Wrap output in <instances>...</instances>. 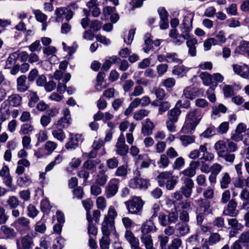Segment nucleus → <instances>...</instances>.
Wrapping results in <instances>:
<instances>
[{
	"label": "nucleus",
	"instance_id": "obj_1",
	"mask_svg": "<svg viewBox=\"0 0 249 249\" xmlns=\"http://www.w3.org/2000/svg\"><path fill=\"white\" fill-rule=\"evenodd\" d=\"M193 18L190 19V23L187 24L185 21L187 20L185 17L183 22L180 27L181 34H179L177 29H172L170 31L169 36L171 38L173 44L177 46L182 45L185 40L186 46L188 48V53L194 57L196 55V47L197 40L195 38H191V32L192 30V22Z\"/></svg>",
	"mask_w": 249,
	"mask_h": 249
},
{
	"label": "nucleus",
	"instance_id": "obj_2",
	"mask_svg": "<svg viewBox=\"0 0 249 249\" xmlns=\"http://www.w3.org/2000/svg\"><path fill=\"white\" fill-rule=\"evenodd\" d=\"M214 148L218 157L231 163L234 162L235 156L232 153L238 149L236 143L230 139L221 140L215 142Z\"/></svg>",
	"mask_w": 249,
	"mask_h": 249
},
{
	"label": "nucleus",
	"instance_id": "obj_3",
	"mask_svg": "<svg viewBox=\"0 0 249 249\" xmlns=\"http://www.w3.org/2000/svg\"><path fill=\"white\" fill-rule=\"evenodd\" d=\"M202 117V113L200 110H191L186 115L185 124L182 128V132L185 133H192L199 123Z\"/></svg>",
	"mask_w": 249,
	"mask_h": 249
},
{
	"label": "nucleus",
	"instance_id": "obj_4",
	"mask_svg": "<svg viewBox=\"0 0 249 249\" xmlns=\"http://www.w3.org/2000/svg\"><path fill=\"white\" fill-rule=\"evenodd\" d=\"M117 215V212L115 208L112 206H110L102 223L101 230L103 236H109L110 232L115 230L114 220Z\"/></svg>",
	"mask_w": 249,
	"mask_h": 249
},
{
	"label": "nucleus",
	"instance_id": "obj_5",
	"mask_svg": "<svg viewBox=\"0 0 249 249\" xmlns=\"http://www.w3.org/2000/svg\"><path fill=\"white\" fill-rule=\"evenodd\" d=\"M124 204L129 213L141 214L144 202L140 197L134 196L132 199L125 201Z\"/></svg>",
	"mask_w": 249,
	"mask_h": 249
},
{
	"label": "nucleus",
	"instance_id": "obj_6",
	"mask_svg": "<svg viewBox=\"0 0 249 249\" xmlns=\"http://www.w3.org/2000/svg\"><path fill=\"white\" fill-rule=\"evenodd\" d=\"M141 174L139 171H136V176L129 181V186L133 189H146L149 185L146 179L140 177Z\"/></svg>",
	"mask_w": 249,
	"mask_h": 249
},
{
	"label": "nucleus",
	"instance_id": "obj_7",
	"mask_svg": "<svg viewBox=\"0 0 249 249\" xmlns=\"http://www.w3.org/2000/svg\"><path fill=\"white\" fill-rule=\"evenodd\" d=\"M62 114L63 116L54 122L52 127H56L61 129L68 127L71 123V117L70 111L67 108L63 109Z\"/></svg>",
	"mask_w": 249,
	"mask_h": 249
},
{
	"label": "nucleus",
	"instance_id": "obj_8",
	"mask_svg": "<svg viewBox=\"0 0 249 249\" xmlns=\"http://www.w3.org/2000/svg\"><path fill=\"white\" fill-rule=\"evenodd\" d=\"M120 180L117 178H112L109 180L105 189V195L107 198H111L118 192Z\"/></svg>",
	"mask_w": 249,
	"mask_h": 249
},
{
	"label": "nucleus",
	"instance_id": "obj_9",
	"mask_svg": "<svg viewBox=\"0 0 249 249\" xmlns=\"http://www.w3.org/2000/svg\"><path fill=\"white\" fill-rule=\"evenodd\" d=\"M34 246L33 238L29 234L24 235L16 241L17 249H32Z\"/></svg>",
	"mask_w": 249,
	"mask_h": 249
},
{
	"label": "nucleus",
	"instance_id": "obj_10",
	"mask_svg": "<svg viewBox=\"0 0 249 249\" xmlns=\"http://www.w3.org/2000/svg\"><path fill=\"white\" fill-rule=\"evenodd\" d=\"M128 150L129 147L125 144L124 136L121 133L115 145V151L120 156H124L127 154Z\"/></svg>",
	"mask_w": 249,
	"mask_h": 249
},
{
	"label": "nucleus",
	"instance_id": "obj_11",
	"mask_svg": "<svg viewBox=\"0 0 249 249\" xmlns=\"http://www.w3.org/2000/svg\"><path fill=\"white\" fill-rule=\"evenodd\" d=\"M17 233L12 228L3 224L0 227V239H12L16 237Z\"/></svg>",
	"mask_w": 249,
	"mask_h": 249
},
{
	"label": "nucleus",
	"instance_id": "obj_12",
	"mask_svg": "<svg viewBox=\"0 0 249 249\" xmlns=\"http://www.w3.org/2000/svg\"><path fill=\"white\" fill-rule=\"evenodd\" d=\"M78 8V6L75 3H72L67 7H60L55 10L56 16H73L75 13L73 11Z\"/></svg>",
	"mask_w": 249,
	"mask_h": 249
},
{
	"label": "nucleus",
	"instance_id": "obj_13",
	"mask_svg": "<svg viewBox=\"0 0 249 249\" xmlns=\"http://www.w3.org/2000/svg\"><path fill=\"white\" fill-rule=\"evenodd\" d=\"M81 136L78 134H70L69 141L65 144V147L68 150L75 149L78 147L79 142L81 141Z\"/></svg>",
	"mask_w": 249,
	"mask_h": 249
},
{
	"label": "nucleus",
	"instance_id": "obj_14",
	"mask_svg": "<svg viewBox=\"0 0 249 249\" xmlns=\"http://www.w3.org/2000/svg\"><path fill=\"white\" fill-rule=\"evenodd\" d=\"M199 206L198 210L200 209L204 214H209L212 213V209L210 202L208 200L200 198L195 201Z\"/></svg>",
	"mask_w": 249,
	"mask_h": 249
},
{
	"label": "nucleus",
	"instance_id": "obj_15",
	"mask_svg": "<svg viewBox=\"0 0 249 249\" xmlns=\"http://www.w3.org/2000/svg\"><path fill=\"white\" fill-rule=\"evenodd\" d=\"M13 225L17 229H21L25 231H29L31 229L30 220L24 216L17 218Z\"/></svg>",
	"mask_w": 249,
	"mask_h": 249
},
{
	"label": "nucleus",
	"instance_id": "obj_16",
	"mask_svg": "<svg viewBox=\"0 0 249 249\" xmlns=\"http://www.w3.org/2000/svg\"><path fill=\"white\" fill-rule=\"evenodd\" d=\"M199 161H192L190 162L189 166L183 170L181 174L188 178L194 177L196 174V169L199 167Z\"/></svg>",
	"mask_w": 249,
	"mask_h": 249
},
{
	"label": "nucleus",
	"instance_id": "obj_17",
	"mask_svg": "<svg viewBox=\"0 0 249 249\" xmlns=\"http://www.w3.org/2000/svg\"><path fill=\"white\" fill-rule=\"evenodd\" d=\"M232 68L234 72L242 77L245 79H249V68L245 64L240 66L237 64H233Z\"/></svg>",
	"mask_w": 249,
	"mask_h": 249
},
{
	"label": "nucleus",
	"instance_id": "obj_18",
	"mask_svg": "<svg viewBox=\"0 0 249 249\" xmlns=\"http://www.w3.org/2000/svg\"><path fill=\"white\" fill-rule=\"evenodd\" d=\"M27 77L25 75H20L17 79V89L19 92L27 91L29 86L26 82Z\"/></svg>",
	"mask_w": 249,
	"mask_h": 249
},
{
	"label": "nucleus",
	"instance_id": "obj_19",
	"mask_svg": "<svg viewBox=\"0 0 249 249\" xmlns=\"http://www.w3.org/2000/svg\"><path fill=\"white\" fill-rule=\"evenodd\" d=\"M157 229L152 221L149 220L144 222L141 228V235H150L151 232L156 231Z\"/></svg>",
	"mask_w": 249,
	"mask_h": 249
},
{
	"label": "nucleus",
	"instance_id": "obj_20",
	"mask_svg": "<svg viewBox=\"0 0 249 249\" xmlns=\"http://www.w3.org/2000/svg\"><path fill=\"white\" fill-rule=\"evenodd\" d=\"M237 206L236 201L233 199H231L227 205V209L224 211V214L231 216H236L238 214V212L236 210Z\"/></svg>",
	"mask_w": 249,
	"mask_h": 249
},
{
	"label": "nucleus",
	"instance_id": "obj_21",
	"mask_svg": "<svg viewBox=\"0 0 249 249\" xmlns=\"http://www.w3.org/2000/svg\"><path fill=\"white\" fill-rule=\"evenodd\" d=\"M178 105H181V100H178L176 103L174 108L168 112V119L174 122H177L178 116L181 113L180 109L178 107Z\"/></svg>",
	"mask_w": 249,
	"mask_h": 249
},
{
	"label": "nucleus",
	"instance_id": "obj_22",
	"mask_svg": "<svg viewBox=\"0 0 249 249\" xmlns=\"http://www.w3.org/2000/svg\"><path fill=\"white\" fill-rule=\"evenodd\" d=\"M17 143L14 141H10L7 142V149L4 154V159L6 161H10L12 159V151L16 149Z\"/></svg>",
	"mask_w": 249,
	"mask_h": 249
},
{
	"label": "nucleus",
	"instance_id": "obj_23",
	"mask_svg": "<svg viewBox=\"0 0 249 249\" xmlns=\"http://www.w3.org/2000/svg\"><path fill=\"white\" fill-rule=\"evenodd\" d=\"M176 234L177 236H181L188 233L189 228L188 225L183 222H179L176 225Z\"/></svg>",
	"mask_w": 249,
	"mask_h": 249
},
{
	"label": "nucleus",
	"instance_id": "obj_24",
	"mask_svg": "<svg viewBox=\"0 0 249 249\" xmlns=\"http://www.w3.org/2000/svg\"><path fill=\"white\" fill-rule=\"evenodd\" d=\"M107 169H103L100 171L97 175L95 179V182L96 184L100 186H104L106 184L108 179V176L105 174Z\"/></svg>",
	"mask_w": 249,
	"mask_h": 249
},
{
	"label": "nucleus",
	"instance_id": "obj_25",
	"mask_svg": "<svg viewBox=\"0 0 249 249\" xmlns=\"http://www.w3.org/2000/svg\"><path fill=\"white\" fill-rule=\"evenodd\" d=\"M231 182V178L227 172L223 173L221 174L219 178V183L221 189H225L228 188Z\"/></svg>",
	"mask_w": 249,
	"mask_h": 249
},
{
	"label": "nucleus",
	"instance_id": "obj_26",
	"mask_svg": "<svg viewBox=\"0 0 249 249\" xmlns=\"http://www.w3.org/2000/svg\"><path fill=\"white\" fill-rule=\"evenodd\" d=\"M53 130L52 134L54 138L60 142H63L66 138V134L63 130L60 128L52 127Z\"/></svg>",
	"mask_w": 249,
	"mask_h": 249
},
{
	"label": "nucleus",
	"instance_id": "obj_27",
	"mask_svg": "<svg viewBox=\"0 0 249 249\" xmlns=\"http://www.w3.org/2000/svg\"><path fill=\"white\" fill-rule=\"evenodd\" d=\"M7 101L13 107H18L21 105L22 97L18 94H13L8 97Z\"/></svg>",
	"mask_w": 249,
	"mask_h": 249
},
{
	"label": "nucleus",
	"instance_id": "obj_28",
	"mask_svg": "<svg viewBox=\"0 0 249 249\" xmlns=\"http://www.w3.org/2000/svg\"><path fill=\"white\" fill-rule=\"evenodd\" d=\"M172 177V173L171 172L165 171L160 173L158 176L159 185L160 186H164Z\"/></svg>",
	"mask_w": 249,
	"mask_h": 249
},
{
	"label": "nucleus",
	"instance_id": "obj_29",
	"mask_svg": "<svg viewBox=\"0 0 249 249\" xmlns=\"http://www.w3.org/2000/svg\"><path fill=\"white\" fill-rule=\"evenodd\" d=\"M198 90L196 88L188 87L183 90V95L186 98L192 100L198 95Z\"/></svg>",
	"mask_w": 249,
	"mask_h": 249
},
{
	"label": "nucleus",
	"instance_id": "obj_30",
	"mask_svg": "<svg viewBox=\"0 0 249 249\" xmlns=\"http://www.w3.org/2000/svg\"><path fill=\"white\" fill-rule=\"evenodd\" d=\"M154 126L153 123L149 119H147L142 127V133L146 136L151 135L152 133V130Z\"/></svg>",
	"mask_w": 249,
	"mask_h": 249
},
{
	"label": "nucleus",
	"instance_id": "obj_31",
	"mask_svg": "<svg viewBox=\"0 0 249 249\" xmlns=\"http://www.w3.org/2000/svg\"><path fill=\"white\" fill-rule=\"evenodd\" d=\"M141 240L146 249H155L153 247V242L150 235H141Z\"/></svg>",
	"mask_w": 249,
	"mask_h": 249
},
{
	"label": "nucleus",
	"instance_id": "obj_32",
	"mask_svg": "<svg viewBox=\"0 0 249 249\" xmlns=\"http://www.w3.org/2000/svg\"><path fill=\"white\" fill-rule=\"evenodd\" d=\"M165 61L178 64L182 63V60L178 58V54L176 53H167L165 55Z\"/></svg>",
	"mask_w": 249,
	"mask_h": 249
},
{
	"label": "nucleus",
	"instance_id": "obj_33",
	"mask_svg": "<svg viewBox=\"0 0 249 249\" xmlns=\"http://www.w3.org/2000/svg\"><path fill=\"white\" fill-rule=\"evenodd\" d=\"M229 225L235 231H241L244 228V225L239 223L236 218H231L228 220Z\"/></svg>",
	"mask_w": 249,
	"mask_h": 249
},
{
	"label": "nucleus",
	"instance_id": "obj_34",
	"mask_svg": "<svg viewBox=\"0 0 249 249\" xmlns=\"http://www.w3.org/2000/svg\"><path fill=\"white\" fill-rule=\"evenodd\" d=\"M34 130V127L33 125L25 123L21 125L20 129L19 131V134L21 135H28L32 133Z\"/></svg>",
	"mask_w": 249,
	"mask_h": 249
},
{
	"label": "nucleus",
	"instance_id": "obj_35",
	"mask_svg": "<svg viewBox=\"0 0 249 249\" xmlns=\"http://www.w3.org/2000/svg\"><path fill=\"white\" fill-rule=\"evenodd\" d=\"M128 174V167L126 165H123L118 167L115 172V176L124 178Z\"/></svg>",
	"mask_w": 249,
	"mask_h": 249
},
{
	"label": "nucleus",
	"instance_id": "obj_36",
	"mask_svg": "<svg viewBox=\"0 0 249 249\" xmlns=\"http://www.w3.org/2000/svg\"><path fill=\"white\" fill-rule=\"evenodd\" d=\"M200 78L202 80L204 85L209 86L213 84L212 75L207 72H202L199 75Z\"/></svg>",
	"mask_w": 249,
	"mask_h": 249
},
{
	"label": "nucleus",
	"instance_id": "obj_37",
	"mask_svg": "<svg viewBox=\"0 0 249 249\" xmlns=\"http://www.w3.org/2000/svg\"><path fill=\"white\" fill-rule=\"evenodd\" d=\"M6 203L10 209L17 208L19 205L20 201L17 196H11L7 199Z\"/></svg>",
	"mask_w": 249,
	"mask_h": 249
},
{
	"label": "nucleus",
	"instance_id": "obj_38",
	"mask_svg": "<svg viewBox=\"0 0 249 249\" xmlns=\"http://www.w3.org/2000/svg\"><path fill=\"white\" fill-rule=\"evenodd\" d=\"M48 155L51 154L57 147V144L52 141H48L44 145Z\"/></svg>",
	"mask_w": 249,
	"mask_h": 249
},
{
	"label": "nucleus",
	"instance_id": "obj_39",
	"mask_svg": "<svg viewBox=\"0 0 249 249\" xmlns=\"http://www.w3.org/2000/svg\"><path fill=\"white\" fill-rule=\"evenodd\" d=\"M170 163L169 158L165 154L160 155V160L157 163L160 168H165L167 167Z\"/></svg>",
	"mask_w": 249,
	"mask_h": 249
},
{
	"label": "nucleus",
	"instance_id": "obj_40",
	"mask_svg": "<svg viewBox=\"0 0 249 249\" xmlns=\"http://www.w3.org/2000/svg\"><path fill=\"white\" fill-rule=\"evenodd\" d=\"M151 37V35L149 34H146L145 36L144 44L145 46L143 48V50L145 53L148 52L151 49L153 48V40Z\"/></svg>",
	"mask_w": 249,
	"mask_h": 249
},
{
	"label": "nucleus",
	"instance_id": "obj_41",
	"mask_svg": "<svg viewBox=\"0 0 249 249\" xmlns=\"http://www.w3.org/2000/svg\"><path fill=\"white\" fill-rule=\"evenodd\" d=\"M18 58L17 52H14L11 53L6 63L5 68L7 69H10L15 64L17 59Z\"/></svg>",
	"mask_w": 249,
	"mask_h": 249
},
{
	"label": "nucleus",
	"instance_id": "obj_42",
	"mask_svg": "<svg viewBox=\"0 0 249 249\" xmlns=\"http://www.w3.org/2000/svg\"><path fill=\"white\" fill-rule=\"evenodd\" d=\"M162 84L168 90H171L176 84V80L174 78L169 77L163 80Z\"/></svg>",
	"mask_w": 249,
	"mask_h": 249
},
{
	"label": "nucleus",
	"instance_id": "obj_43",
	"mask_svg": "<svg viewBox=\"0 0 249 249\" xmlns=\"http://www.w3.org/2000/svg\"><path fill=\"white\" fill-rule=\"evenodd\" d=\"M149 113V111L148 110L145 109H140L134 113L133 118L137 121H140L148 116Z\"/></svg>",
	"mask_w": 249,
	"mask_h": 249
},
{
	"label": "nucleus",
	"instance_id": "obj_44",
	"mask_svg": "<svg viewBox=\"0 0 249 249\" xmlns=\"http://www.w3.org/2000/svg\"><path fill=\"white\" fill-rule=\"evenodd\" d=\"M96 204L97 208L102 211H104L107 208V200L103 196H98L97 198Z\"/></svg>",
	"mask_w": 249,
	"mask_h": 249
},
{
	"label": "nucleus",
	"instance_id": "obj_45",
	"mask_svg": "<svg viewBox=\"0 0 249 249\" xmlns=\"http://www.w3.org/2000/svg\"><path fill=\"white\" fill-rule=\"evenodd\" d=\"M188 70V68L184 66H177L174 68L172 73L175 75L182 76L186 73Z\"/></svg>",
	"mask_w": 249,
	"mask_h": 249
},
{
	"label": "nucleus",
	"instance_id": "obj_46",
	"mask_svg": "<svg viewBox=\"0 0 249 249\" xmlns=\"http://www.w3.org/2000/svg\"><path fill=\"white\" fill-rule=\"evenodd\" d=\"M122 85L124 92H128L131 91L134 82L131 79L125 80L122 82Z\"/></svg>",
	"mask_w": 249,
	"mask_h": 249
},
{
	"label": "nucleus",
	"instance_id": "obj_47",
	"mask_svg": "<svg viewBox=\"0 0 249 249\" xmlns=\"http://www.w3.org/2000/svg\"><path fill=\"white\" fill-rule=\"evenodd\" d=\"M100 162L99 160H87L85 161L83 164V166L85 168L88 170H92L95 168L96 165Z\"/></svg>",
	"mask_w": 249,
	"mask_h": 249
},
{
	"label": "nucleus",
	"instance_id": "obj_48",
	"mask_svg": "<svg viewBox=\"0 0 249 249\" xmlns=\"http://www.w3.org/2000/svg\"><path fill=\"white\" fill-rule=\"evenodd\" d=\"M195 138L193 136L183 135L180 137L182 144L183 146H186L192 143L195 141Z\"/></svg>",
	"mask_w": 249,
	"mask_h": 249
},
{
	"label": "nucleus",
	"instance_id": "obj_49",
	"mask_svg": "<svg viewBox=\"0 0 249 249\" xmlns=\"http://www.w3.org/2000/svg\"><path fill=\"white\" fill-rule=\"evenodd\" d=\"M218 44L217 41L215 38L212 37L207 39L204 42V48L205 51L209 50L212 45H215Z\"/></svg>",
	"mask_w": 249,
	"mask_h": 249
},
{
	"label": "nucleus",
	"instance_id": "obj_50",
	"mask_svg": "<svg viewBox=\"0 0 249 249\" xmlns=\"http://www.w3.org/2000/svg\"><path fill=\"white\" fill-rule=\"evenodd\" d=\"M143 92V88L140 85H137L134 87L133 91L129 93V96L131 98L133 97L139 96L142 94Z\"/></svg>",
	"mask_w": 249,
	"mask_h": 249
},
{
	"label": "nucleus",
	"instance_id": "obj_51",
	"mask_svg": "<svg viewBox=\"0 0 249 249\" xmlns=\"http://www.w3.org/2000/svg\"><path fill=\"white\" fill-rule=\"evenodd\" d=\"M38 213V211L33 204H30L27 207V215L31 218H35Z\"/></svg>",
	"mask_w": 249,
	"mask_h": 249
},
{
	"label": "nucleus",
	"instance_id": "obj_52",
	"mask_svg": "<svg viewBox=\"0 0 249 249\" xmlns=\"http://www.w3.org/2000/svg\"><path fill=\"white\" fill-rule=\"evenodd\" d=\"M117 59L116 56H112L109 57L108 59L106 60L102 66V69L105 71L108 70L112 64L116 63Z\"/></svg>",
	"mask_w": 249,
	"mask_h": 249
},
{
	"label": "nucleus",
	"instance_id": "obj_53",
	"mask_svg": "<svg viewBox=\"0 0 249 249\" xmlns=\"http://www.w3.org/2000/svg\"><path fill=\"white\" fill-rule=\"evenodd\" d=\"M119 164L118 160L115 157L108 159L107 160V166L110 169L117 168Z\"/></svg>",
	"mask_w": 249,
	"mask_h": 249
},
{
	"label": "nucleus",
	"instance_id": "obj_54",
	"mask_svg": "<svg viewBox=\"0 0 249 249\" xmlns=\"http://www.w3.org/2000/svg\"><path fill=\"white\" fill-rule=\"evenodd\" d=\"M9 219V216L7 214L5 209L2 206H0V225L5 224Z\"/></svg>",
	"mask_w": 249,
	"mask_h": 249
},
{
	"label": "nucleus",
	"instance_id": "obj_55",
	"mask_svg": "<svg viewBox=\"0 0 249 249\" xmlns=\"http://www.w3.org/2000/svg\"><path fill=\"white\" fill-rule=\"evenodd\" d=\"M3 183L8 187L10 188V190L14 191L16 190V187L13 185L12 178L10 175L2 178Z\"/></svg>",
	"mask_w": 249,
	"mask_h": 249
},
{
	"label": "nucleus",
	"instance_id": "obj_56",
	"mask_svg": "<svg viewBox=\"0 0 249 249\" xmlns=\"http://www.w3.org/2000/svg\"><path fill=\"white\" fill-rule=\"evenodd\" d=\"M231 192L228 190H225L222 194L220 202L222 204H225L231 200Z\"/></svg>",
	"mask_w": 249,
	"mask_h": 249
},
{
	"label": "nucleus",
	"instance_id": "obj_57",
	"mask_svg": "<svg viewBox=\"0 0 249 249\" xmlns=\"http://www.w3.org/2000/svg\"><path fill=\"white\" fill-rule=\"evenodd\" d=\"M104 16H118L116 8L111 6H106L103 9Z\"/></svg>",
	"mask_w": 249,
	"mask_h": 249
},
{
	"label": "nucleus",
	"instance_id": "obj_58",
	"mask_svg": "<svg viewBox=\"0 0 249 249\" xmlns=\"http://www.w3.org/2000/svg\"><path fill=\"white\" fill-rule=\"evenodd\" d=\"M109 236H103L100 241L101 249H108L109 246Z\"/></svg>",
	"mask_w": 249,
	"mask_h": 249
},
{
	"label": "nucleus",
	"instance_id": "obj_59",
	"mask_svg": "<svg viewBox=\"0 0 249 249\" xmlns=\"http://www.w3.org/2000/svg\"><path fill=\"white\" fill-rule=\"evenodd\" d=\"M220 235L218 233H213L209 238L208 244L207 245H213L219 241Z\"/></svg>",
	"mask_w": 249,
	"mask_h": 249
},
{
	"label": "nucleus",
	"instance_id": "obj_60",
	"mask_svg": "<svg viewBox=\"0 0 249 249\" xmlns=\"http://www.w3.org/2000/svg\"><path fill=\"white\" fill-rule=\"evenodd\" d=\"M233 87L230 85H225L223 88V93L226 97H230L234 95Z\"/></svg>",
	"mask_w": 249,
	"mask_h": 249
},
{
	"label": "nucleus",
	"instance_id": "obj_61",
	"mask_svg": "<svg viewBox=\"0 0 249 249\" xmlns=\"http://www.w3.org/2000/svg\"><path fill=\"white\" fill-rule=\"evenodd\" d=\"M171 105L168 101H164L160 103L159 108V114L161 115L166 111L170 107Z\"/></svg>",
	"mask_w": 249,
	"mask_h": 249
},
{
	"label": "nucleus",
	"instance_id": "obj_62",
	"mask_svg": "<svg viewBox=\"0 0 249 249\" xmlns=\"http://www.w3.org/2000/svg\"><path fill=\"white\" fill-rule=\"evenodd\" d=\"M213 113L215 115H217L219 113L221 112L225 113L227 108L223 104H220L218 106H214L213 107Z\"/></svg>",
	"mask_w": 249,
	"mask_h": 249
},
{
	"label": "nucleus",
	"instance_id": "obj_63",
	"mask_svg": "<svg viewBox=\"0 0 249 249\" xmlns=\"http://www.w3.org/2000/svg\"><path fill=\"white\" fill-rule=\"evenodd\" d=\"M240 52L246 53L249 56V41L243 40L241 41L238 46Z\"/></svg>",
	"mask_w": 249,
	"mask_h": 249
},
{
	"label": "nucleus",
	"instance_id": "obj_64",
	"mask_svg": "<svg viewBox=\"0 0 249 249\" xmlns=\"http://www.w3.org/2000/svg\"><path fill=\"white\" fill-rule=\"evenodd\" d=\"M182 241L178 238H174L172 241L171 245L168 247V249H179L181 246Z\"/></svg>",
	"mask_w": 249,
	"mask_h": 249
}]
</instances>
